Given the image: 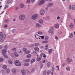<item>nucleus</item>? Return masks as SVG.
<instances>
[{
  "label": "nucleus",
  "instance_id": "1",
  "mask_svg": "<svg viewBox=\"0 0 75 75\" xmlns=\"http://www.w3.org/2000/svg\"><path fill=\"white\" fill-rule=\"evenodd\" d=\"M6 36L5 34H3V33L1 32L0 33V37H1V39L0 41L1 42H3L4 41V39L6 38Z\"/></svg>",
  "mask_w": 75,
  "mask_h": 75
},
{
  "label": "nucleus",
  "instance_id": "2",
  "mask_svg": "<svg viewBox=\"0 0 75 75\" xmlns=\"http://www.w3.org/2000/svg\"><path fill=\"white\" fill-rule=\"evenodd\" d=\"M15 64L16 66H21V63L18 60L15 61Z\"/></svg>",
  "mask_w": 75,
  "mask_h": 75
},
{
  "label": "nucleus",
  "instance_id": "3",
  "mask_svg": "<svg viewBox=\"0 0 75 75\" xmlns=\"http://www.w3.org/2000/svg\"><path fill=\"white\" fill-rule=\"evenodd\" d=\"M19 18L21 20H24V19H25V16L24 15H21L19 16Z\"/></svg>",
  "mask_w": 75,
  "mask_h": 75
},
{
  "label": "nucleus",
  "instance_id": "4",
  "mask_svg": "<svg viewBox=\"0 0 75 75\" xmlns=\"http://www.w3.org/2000/svg\"><path fill=\"white\" fill-rule=\"evenodd\" d=\"M38 17V15L37 14L34 15L32 17V19L33 20H35L37 18V17Z\"/></svg>",
  "mask_w": 75,
  "mask_h": 75
},
{
  "label": "nucleus",
  "instance_id": "5",
  "mask_svg": "<svg viewBox=\"0 0 75 75\" xmlns=\"http://www.w3.org/2000/svg\"><path fill=\"white\" fill-rule=\"evenodd\" d=\"M45 13V11L43 9H42L40 12V15H44Z\"/></svg>",
  "mask_w": 75,
  "mask_h": 75
},
{
  "label": "nucleus",
  "instance_id": "6",
  "mask_svg": "<svg viewBox=\"0 0 75 75\" xmlns=\"http://www.w3.org/2000/svg\"><path fill=\"white\" fill-rule=\"evenodd\" d=\"M44 3H45V1L42 0V1H41L40 3L38 4V5H39V6H41V5L42 4H44Z\"/></svg>",
  "mask_w": 75,
  "mask_h": 75
},
{
  "label": "nucleus",
  "instance_id": "7",
  "mask_svg": "<svg viewBox=\"0 0 75 75\" xmlns=\"http://www.w3.org/2000/svg\"><path fill=\"white\" fill-rule=\"evenodd\" d=\"M48 32L50 33H51V34L52 35L54 34V32L51 29H50L49 30Z\"/></svg>",
  "mask_w": 75,
  "mask_h": 75
},
{
  "label": "nucleus",
  "instance_id": "8",
  "mask_svg": "<svg viewBox=\"0 0 75 75\" xmlns=\"http://www.w3.org/2000/svg\"><path fill=\"white\" fill-rule=\"evenodd\" d=\"M7 52V51L5 49H4L2 50V54L5 55Z\"/></svg>",
  "mask_w": 75,
  "mask_h": 75
},
{
  "label": "nucleus",
  "instance_id": "9",
  "mask_svg": "<svg viewBox=\"0 0 75 75\" xmlns=\"http://www.w3.org/2000/svg\"><path fill=\"white\" fill-rule=\"evenodd\" d=\"M69 27L71 28H74V24L72 23H70Z\"/></svg>",
  "mask_w": 75,
  "mask_h": 75
},
{
  "label": "nucleus",
  "instance_id": "10",
  "mask_svg": "<svg viewBox=\"0 0 75 75\" xmlns=\"http://www.w3.org/2000/svg\"><path fill=\"white\" fill-rule=\"evenodd\" d=\"M71 62H72V59H69V58H68L67 61V62L68 64H69Z\"/></svg>",
  "mask_w": 75,
  "mask_h": 75
},
{
  "label": "nucleus",
  "instance_id": "11",
  "mask_svg": "<svg viewBox=\"0 0 75 75\" xmlns=\"http://www.w3.org/2000/svg\"><path fill=\"white\" fill-rule=\"evenodd\" d=\"M59 24H57L54 25V27L55 28H59Z\"/></svg>",
  "mask_w": 75,
  "mask_h": 75
},
{
  "label": "nucleus",
  "instance_id": "12",
  "mask_svg": "<svg viewBox=\"0 0 75 75\" xmlns=\"http://www.w3.org/2000/svg\"><path fill=\"white\" fill-rule=\"evenodd\" d=\"M21 72L22 75H25V71L24 70H22Z\"/></svg>",
  "mask_w": 75,
  "mask_h": 75
},
{
  "label": "nucleus",
  "instance_id": "13",
  "mask_svg": "<svg viewBox=\"0 0 75 75\" xmlns=\"http://www.w3.org/2000/svg\"><path fill=\"white\" fill-rule=\"evenodd\" d=\"M53 6V4L52 3H49L48 4V7H52Z\"/></svg>",
  "mask_w": 75,
  "mask_h": 75
},
{
  "label": "nucleus",
  "instance_id": "14",
  "mask_svg": "<svg viewBox=\"0 0 75 75\" xmlns=\"http://www.w3.org/2000/svg\"><path fill=\"white\" fill-rule=\"evenodd\" d=\"M20 7L21 8H23V7H24V4H23L21 3L20 4Z\"/></svg>",
  "mask_w": 75,
  "mask_h": 75
},
{
  "label": "nucleus",
  "instance_id": "15",
  "mask_svg": "<svg viewBox=\"0 0 75 75\" xmlns=\"http://www.w3.org/2000/svg\"><path fill=\"white\" fill-rule=\"evenodd\" d=\"M66 69L67 71H70V68L69 67H66Z\"/></svg>",
  "mask_w": 75,
  "mask_h": 75
},
{
  "label": "nucleus",
  "instance_id": "16",
  "mask_svg": "<svg viewBox=\"0 0 75 75\" xmlns=\"http://www.w3.org/2000/svg\"><path fill=\"white\" fill-rule=\"evenodd\" d=\"M27 58H30L31 57V55L30 54H28L27 56Z\"/></svg>",
  "mask_w": 75,
  "mask_h": 75
},
{
  "label": "nucleus",
  "instance_id": "17",
  "mask_svg": "<svg viewBox=\"0 0 75 75\" xmlns=\"http://www.w3.org/2000/svg\"><path fill=\"white\" fill-rule=\"evenodd\" d=\"M12 72L13 74H16V70L15 69H13Z\"/></svg>",
  "mask_w": 75,
  "mask_h": 75
},
{
  "label": "nucleus",
  "instance_id": "18",
  "mask_svg": "<svg viewBox=\"0 0 75 75\" xmlns=\"http://www.w3.org/2000/svg\"><path fill=\"white\" fill-rule=\"evenodd\" d=\"M34 50L36 51H39V48L38 47H35L34 48Z\"/></svg>",
  "mask_w": 75,
  "mask_h": 75
},
{
  "label": "nucleus",
  "instance_id": "19",
  "mask_svg": "<svg viewBox=\"0 0 75 75\" xmlns=\"http://www.w3.org/2000/svg\"><path fill=\"white\" fill-rule=\"evenodd\" d=\"M34 45L35 47H38V46H39V45H40V44L38 43H35L34 44Z\"/></svg>",
  "mask_w": 75,
  "mask_h": 75
},
{
  "label": "nucleus",
  "instance_id": "20",
  "mask_svg": "<svg viewBox=\"0 0 75 75\" xmlns=\"http://www.w3.org/2000/svg\"><path fill=\"white\" fill-rule=\"evenodd\" d=\"M36 27H41V26L39 24L37 23L36 25Z\"/></svg>",
  "mask_w": 75,
  "mask_h": 75
},
{
  "label": "nucleus",
  "instance_id": "21",
  "mask_svg": "<svg viewBox=\"0 0 75 75\" xmlns=\"http://www.w3.org/2000/svg\"><path fill=\"white\" fill-rule=\"evenodd\" d=\"M29 64L28 63H25L23 65L24 66H26V67H28V66L29 65Z\"/></svg>",
  "mask_w": 75,
  "mask_h": 75
},
{
  "label": "nucleus",
  "instance_id": "22",
  "mask_svg": "<svg viewBox=\"0 0 75 75\" xmlns=\"http://www.w3.org/2000/svg\"><path fill=\"white\" fill-rule=\"evenodd\" d=\"M14 55L16 57H17L18 56V54L17 53V52H15L14 54Z\"/></svg>",
  "mask_w": 75,
  "mask_h": 75
},
{
  "label": "nucleus",
  "instance_id": "23",
  "mask_svg": "<svg viewBox=\"0 0 75 75\" xmlns=\"http://www.w3.org/2000/svg\"><path fill=\"white\" fill-rule=\"evenodd\" d=\"M40 37V36L38 35H35V38H36L38 39Z\"/></svg>",
  "mask_w": 75,
  "mask_h": 75
},
{
  "label": "nucleus",
  "instance_id": "24",
  "mask_svg": "<svg viewBox=\"0 0 75 75\" xmlns=\"http://www.w3.org/2000/svg\"><path fill=\"white\" fill-rule=\"evenodd\" d=\"M41 58L40 57H37V61H40L41 60Z\"/></svg>",
  "mask_w": 75,
  "mask_h": 75
},
{
  "label": "nucleus",
  "instance_id": "25",
  "mask_svg": "<svg viewBox=\"0 0 75 75\" xmlns=\"http://www.w3.org/2000/svg\"><path fill=\"white\" fill-rule=\"evenodd\" d=\"M3 68L4 69H7V66L6 65H4L3 67Z\"/></svg>",
  "mask_w": 75,
  "mask_h": 75
},
{
  "label": "nucleus",
  "instance_id": "26",
  "mask_svg": "<svg viewBox=\"0 0 75 75\" xmlns=\"http://www.w3.org/2000/svg\"><path fill=\"white\" fill-rule=\"evenodd\" d=\"M39 22L40 23H41V24H42V23H43V20H42V19H41L39 21Z\"/></svg>",
  "mask_w": 75,
  "mask_h": 75
},
{
  "label": "nucleus",
  "instance_id": "27",
  "mask_svg": "<svg viewBox=\"0 0 75 75\" xmlns=\"http://www.w3.org/2000/svg\"><path fill=\"white\" fill-rule=\"evenodd\" d=\"M72 10H74L75 9V5L73 6L72 7Z\"/></svg>",
  "mask_w": 75,
  "mask_h": 75
},
{
  "label": "nucleus",
  "instance_id": "28",
  "mask_svg": "<svg viewBox=\"0 0 75 75\" xmlns=\"http://www.w3.org/2000/svg\"><path fill=\"white\" fill-rule=\"evenodd\" d=\"M35 62V59H33L32 60L31 62V63L32 64H33V62Z\"/></svg>",
  "mask_w": 75,
  "mask_h": 75
},
{
  "label": "nucleus",
  "instance_id": "29",
  "mask_svg": "<svg viewBox=\"0 0 75 75\" xmlns=\"http://www.w3.org/2000/svg\"><path fill=\"white\" fill-rule=\"evenodd\" d=\"M23 50L24 52H26V51H27V49L26 48H24L23 49Z\"/></svg>",
  "mask_w": 75,
  "mask_h": 75
},
{
  "label": "nucleus",
  "instance_id": "30",
  "mask_svg": "<svg viewBox=\"0 0 75 75\" xmlns=\"http://www.w3.org/2000/svg\"><path fill=\"white\" fill-rule=\"evenodd\" d=\"M70 38H72L73 37V34L71 33L69 36Z\"/></svg>",
  "mask_w": 75,
  "mask_h": 75
},
{
  "label": "nucleus",
  "instance_id": "31",
  "mask_svg": "<svg viewBox=\"0 0 75 75\" xmlns=\"http://www.w3.org/2000/svg\"><path fill=\"white\" fill-rule=\"evenodd\" d=\"M30 59H28L25 60V62H30Z\"/></svg>",
  "mask_w": 75,
  "mask_h": 75
},
{
  "label": "nucleus",
  "instance_id": "32",
  "mask_svg": "<svg viewBox=\"0 0 75 75\" xmlns=\"http://www.w3.org/2000/svg\"><path fill=\"white\" fill-rule=\"evenodd\" d=\"M8 62L9 64H13V62H12L11 61V60L9 61Z\"/></svg>",
  "mask_w": 75,
  "mask_h": 75
},
{
  "label": "nucleus",
  "instance_id": "33",
  "mask_svg": "<svg viewBox=\"0 0 75 75\" xmlns=\"http://www.w3.org/2000/svg\"><path fill=\"white\" fill-rule=\"evenodd\" d=\"M30 51H28L27 52H26L25 53L26 54H30Z\"/></svg>",
  "mask_w": 75,
  "mask_h": 75
},
{
  "label": "nucleus",
  "instance_id": "34",
  "mask_svg": "<svg viewBox=\"0 0 75 75\" xmlns=\"http://www.w3.org/2000/svg\"><path fill=\"white\" fill-rule=\"evenodd\" d=\"M8 22V20L6 19L5 20V22L7 23Z\"/></svg>",
  "mask_w": 75,
  "mask_h": 75
},
{
  "label": "nucleus",
  "instance_id": "35",
  "mask_svg": "<svg viewBox=\"0 0 75 75\" xmlns=\"http://www.w3.org/2000/svg\"><path fill=\"white\" fill-rule=\"evenodd\" d=\"M4 47H5V49H6V50H7V48H8L7 45H5L4 46Z\"/></svg>",
  "mask_w": 75,
  "mask_h": 75
},
{
  "label": "nucleus",
  "instance_id": "36",
  "mask_svg": "<svg viewBox=\"0 0 75 75\" xmlns=\"http://www.w3.org/2000/svg\"><path fill=\"white\" fill-rule=\"evenodd\" d=\"M48 42L47 41H45L42 42V43H47Z\"/></svg>",
  "mask_w": 75,
  "mask_h": 75
},
{
  "label": "nucleus",
  "instance_id": "37",
  "mask_svg": "<svg viewBox=\"0 0 75 75\" xmlns=\"http://www.w3.org/2000/svg\"><path fill=\"white\" fill-rule=\"evenodd\" d=\"M40 37L42 39H44V36H40Z\"/></svg>",
  "mask_w": 75,
  "mask_h": 75
},
{
  "label": "nucleus",
  "instance_id": "38",
  "mask_svg": "<svg viewBox=\"0 0 75 75\" xmlns=\"http://www.w3.org/2000/svg\"><path fill=\"white\" fill-rule=\"evenodd\" d=\"M46 71H45L43 73V75H46Z\"/></svg>",
  "mask_w": 75,
  "mask_h": 75
},
{
  "label": "nucleus",
  "instance_id": "39",
  "mask_svg": "<svg viewBox=\"0 0 75 75\" xmlns=\"http://www.w3.org/2000/svg\"><path fill=\"white\" fill-rule=\"evenodd\" d=\"M4 57L5 58H8V56L6 55H4Z\"/></svg>",
  "mask_w": 75,
  "mask_h": 75
},
{
  "label": "nucleus",
  "instance_id": "40",
  "mask_svg": "<svg viewBox=\"0 0 75 75\" xmlns=\"http://www.w3.org/2000/svg\"><path fill=\"white\" fill-rule=\"evenodd\" d=\"M16 48H13V49H12V50L13 51H16Z\"/></svg>",
  "mask_w": 75,
  "mask_h": 75
},
{
  "label": "nucleus",
  "instance_id": "41",
  "mask_svg": "<svg viewBox=\"0 0 75 75\" xmlns=\"http://www.w3.org/2000/svg\"><path fill=\"white\" fill-rule=\"evenodd\" d=\"M50 74V71H48L47 72V75H49Z\"/></svg>",
  "mask_w": 75,
  "mask_h": 75
},
{
  "label": "nucleus",
  "instance_id": "42",
  "mask_svg": "<svg viewBox=\"0 0 75 75\" xmlns=\"http://www.w3.org/2000/svg\"><path fill=\"white\" fill-rule=\"evenodd\" d=\"M30 0H27L26 2L27 3H30Z\"/></svg>",
  "mask_w": 75,
  "mask_h": 75
},
{
  "label": "nucleus",
  "instance_id": "43",
  "mask_svg": "<svg viewBox=\"0 0 75 75\" xmlns=\"http://www.w3.org/2000/svg\"><path fill=\"white\" fill-rule=\"evenodd\" d=\"M3 61V59L2 58H0V62H2Z\"/></svg>",
  "mask_w": 75,
  "mask_h": 75
},
{
  "label": "nucleus",
  "instance_id": "44",
  "mask_svg": "<svg viewBox=\"0 0 75 75\" xmlns=\"http://www.w3.org/2000/svg\"><path fill=\"white\" fill-rule=\"evenodd\" d=\"M43 58H46V57H47V56H46L45 54H44L43 55Z\"/></svg>",
  "mask_w": 75,
  "mask_h": 75
},
{
  "label": "nucleus",
  "instance_id": "45",
  "mask_svg": "<svg viewBox=\"0 0 75 75\" xmlns=\"http://www.w3.org/2000/svg\"><path fill=\"white\" fill-rule=\"evenodd\" d=\"M49 53L50 54H51V52H52V50L51 49H50L49 50Z\"/></svg>",
  "mask_w": 75,
  "mask_h": 75
},
{
  "label": "nucleus",
  "instance_id": "46",
  "mask_svg": "<svg viewBox=\"0 0 75 75\" xmlns=\"http://www.w3.org/2000/svg\"><path fill=\"white\" fill-rule=\"evenodd\" d=\"M43 64H42V65H41L40 67V68H43Z\"/></svg>",
  "mask_w": 75,
  "mask_h": 75
},
{
  "label": "nucleus",
  "instance_id": "47",
  "mask_svg": "<svg viewBox=\"0 0 75 75\" xmlns=\"http://www.w3.org/2000/svg\"><path fill=\"white\" fill-rule=\"evenodd\" d=\"M42 32H38V33L39 34H42Z\"/></svg>",
  "mask_w": 75,
  "mask_h": 75
},
{
  "label": "nucleus",
  "instance_id": "48",
  "mask_svg": "<svg viewBox=\"0 0 75 75\" xmlns=\"http://www.w3.org/2000/svg\"><path fill=\"white\" fill-rule=\"evenodd\" d=\"M52 71H53L54 72V67H53L52 69Z\"/></svg>",
  "mask_w": 75,
  "mask_h": 75
},
{
  "label": "nucleus",
  "instance_id": "49",
  "mask_svg": "<svg viewBox=\"0 0 75 75\" xmlns=\"http://www.w3.org/2000/svg\"><path fill=\"white\" fill-rule=\"evenodd\" d=\"M7 73H9L10 72V70L9 69H7Z\"/></svg>",
  "mask_w": 75,
  "mask_h": 75
},
{
  "label": "nucleus",
  "instance_id": "50",
  "mask_svg": "<svg viewBox=\"0 0 75 75\" xmlns=\"http://www.w3.org/2000/svg\"><path fill=\"white\" fill-rule=\"evenodd\" d=\"M10 0H8V1H7V3H8V4L9 3H11V1H10V2H9Z\"/></svg>",
  "mask_w": 75,
  "mask_h": 75
},
{
  "label": "nucleus",
  "instance_id": "51",
  "mask_svg": "<svg viewBox=\"0 0 75 75\" xmlns=\"http://www.w3.org/2000/svg\"><path fill=\"white\" fill-rule=\"evenodd\" d=\"M34 71V69H33L31 70V72H33Z\"/></svg>",
  "mask_w": 75,
  "mask_h": 75
},
{
  "label": "nucleus",
  "instance_id": "52",
  "mask_svg": "<svg viewBox=\"0 0 75 75\" xmlns=\"http://www.w3.org/2000/svg\"><path fill=\"white\" fill-rule=\"evenodd\" d=\"M65 63H63L62 65V67H63L64 66H65Z\"/></svg>",
  "mask_w": 75,
  "mask_h": 75
},
{
  "label": "nucleus",
  "instance_id": "53",
  "mask_svg": "<svg viewBox=\"0 0 75 75\" xmlns=\"http://www.w3.org/2000/svg\"><path fill=\"white\" fill-rule=\"evenodd\" d=\"M45 39L46 40H48V37H46Z\"/></svg>",
  "mask_w": 75,
  "mask_h": 75
},
{
  "label": "nucleus",
  "instance_id": "54",
  "mask_svg": "<svg viewBox=\"0 0 75 75\" xmlns=\"http://www.w3.org/2000/svg\"><path fill=\"white\" fill-rule=\"evenodd\" d=\"M55 39H56V40H58V37H57V36H56L55 37Z\"/></svg>",
  "mask_w": 75,
  "mask_h": 75
},
{
  "label": "nucleus",
  "instance_id": "55",
  "mask_svg": "<svg viewBox=\"0 0 75 75\" xmlns=\"http://www.w3.org/2000/svg\"><path fill=\"white\" fill-rule=\"evenodd\" d=\"M8 8V6H6L5 7V9H6V8Z\"/></svg>",
  "mask_w": 75,
  "mask_h": 75
},
{
  "label": "nucleus",
  "instance_id": "56",
  "mask_svg": "<svg viewBox=\"0 0 75 75\" xmlns=\"http://www.w3.org/2000/svg\"><path fill=\"white\" fill-rule=\"evenodd\" d=\"M4 27L5 28H6V27H7V25H6L4 26Z\"/></svg>",
  "mask_w": 75,
  "mask_h": 75
},
{
  "label": "nucleus",
  "instance_id": "57",
  "mask_svg": "<svg viewBox=\"0 0 75 75\" xmlns=\"http://www.w3.org/2000/svg\"><path fill=\"white\" fill-rule=\"evenodd\" d=\"M15 9H16V10H18V7H16Z\"/></svg>",
  "mask_w": 75,
  "mask_h": 75
},
{
  "label": "nucleus",
  "instance_id": "58",
  "mask_svg": "<svg viewBox=\"0 0 75 75\" xmlns=\"http://www.w3.org/2000/svg\"><path fill=\"white\" fill-rule=\"evenodd\" d=\"M12 33H14V32L15 31V30H13L12 31Z\"/></svg>",
  "mask_w": 75,
  "mask_h": 75
},
{
  "label": "nucleus",
  "instance_id": "59",
  "mask_svg": "<svg viewBox=\"0 0 75 75\" xmlns=\"http://www.w3.org/2000/svg\"><path fill=\"white\" fill-rule=\"evenodd\" d=\"M45 62L46 61H45V60H43L42 61V62L43 63H45Z\"/></svg>",
  "mask_w": 75,
  "mask_h": 75
},
{
  "label": "nucleus",
  "instance_id": "60",
  "mask_svg": "<svg viewBox=\"0 0 75 75\" xmlns=\"http://www.w3.org/2000/svg\"><path fill=\"white\" fill-rule=\"evenodd\" d=\"M46 10H48V7H47L46 8Z\"/></svg>",
  "mask_w": 75,
  "mask_h": 75
},
{
  "label": "nucleus",
  "instance_id": "61",
  "mask_svg": "<svg viewBox=\"0 0 75 75\" xmlns=\"http://www.w3.org/2000/svg\"><path fill=\"white\" fill-rule=\"evenodd\" d=\"M35 1V0H31V1L32 3H34Z\"/></svg>",
  "mask_w": 75,
  "mask_h": 75
},
{
  "label": "nucleus",
  "instance_id": "62",
  "mask_svg": "<svg viewBox=\"0 0 75 75\" xmlns=\"http://www.w3.org/2000/svg\"><path fill=\"white\" fill-rule=\"evenodd\" d=\"M69 8L71 10V6H69Z\"/></svg>",
  "mask_w": 75,
  "mask_h": 75
},
{
  "label": "nucleus",
  "instance_id": "63",
  "mask_svg": "<svg viewBox=\"0 0 75 75\" xmlns=\"http://www.w3.org/2000/svg\"><path fill=\"white\" fill-rule=\"evenodd\" d=\"M57 19H59V18H60V17L58 16L57 17Z\"/></svg>",
  "mask_w": 75,
  "mask_h": 75
},
{
  "label": "nucleus",
  "instance_id": "64",
  "mask_svg": "<svg viewBox=\"0 0 75 75\" xmlns=\"http://www.w3.org/2000/svg\"><path fill=\"white\" fill-rule=\"evenodd\" d=\"M43 53H42L40 54V56L41 57H42V55H43Z\"/></svg>",
  "mask_w": 75,
  "mask_h": 75
}]
</instances>
